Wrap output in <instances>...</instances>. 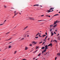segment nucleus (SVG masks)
<instances>
[{
	"instance_id": "nucleus-45",
	"label": "nucleus",
	"mask_w": 60,
	"mask_h": 60,
	"mask_svg": "<svg viewBox=\"0 0 60 60\" xmlns=\"http://www.w3.org/2000/svg\"><path fill=\"white\" fill-rule=\"evenodd\" d=\"M12 42H9V43H12Z\"/></svg>"
},
{
	"instance_id": "nucleus-47",
	"label": "nucleus",
	"mask_w": 60,
	"mask_h": 60,
	"mask_svg": "<svg viewBox=\"0 0 60 60\" xmlns=\"http://www.w3.org/2000/svg\"><path fill=\"white\" fill-rule=\"evenodd\" d=\"M44 43H45V42H44L43 44H42V45H43L44 44Z\"/></svg>"
},
{
	"instance_id": "nucleus-21",
	"label": "nucleus",
	"mask_w": 60,
	"mask_h": 60,
	"mask_svg": "<svg viewBox=\"0 0 60 60\" xmlns=\"http://www.w3.org/2000/svg\"><path fill=\"white\" fill-rule=\"evenodd\" d=\"M41 55V53H40L38 55V56H40Z\"/></svg>"
},
{
	"instance_id": "nucleus-33",
	"label": "nucleus",
	"mask_w": 60,
	"mask_h": 60,
	"mask_svg": "<svg viewBox=\"0 0 60 60\" xmlns=\"http://www.w3.org/2000/svg\"><path fill=\"white\" fill-rule=\"evenodd\" d=\"M5 21H6V20H5V21H4V22H5Z\"/></svg>"
},
{
	"instance_id": "nucleus-34",
	"label": "nucleus",
	"mask_w": 60,
	"mask_h": 60,
	"mask_svg": "<svg viewBox=\"0 0 60 60\" xmlns=\"http://www.w3.org/2000/svg\"><path fill=\"white\" fill-rule=\"evenodd\" d=\"M9 33H10V32H8L6 34H9Z\"/></svg>"
},
{
	"instance_id": "nucleus-42",
	"label": "nucleus",
	"mask_w": 60,
	"mask_h": 60,
	"mask_svg": "<svg viewBox=\"0 0 60 60\" xmlns=\"http://www.w3.org/2000/svg\"><path fill=\"white\" fill-rule=\"evenodd\" d=\"M41 17H43V16H44V15H41Z\"/></svg>"
},
{
	"instance_id": "nucleus-59",
	"label": "nucleus",
	"mask_w": 60,
	"mask_h": 60,
	"mask_svg": "<svg viewBox=\"0 0 60 60\" xmlns=\"http://www.w3.org/2000/svg\"><path fill=\"white\" fill-rule=\"evenodd\" d=\"M55 31H56V32H57V30H55Z\"/></svg>"
},
{
	"instance_id": "nucleus-52",
	"label": "nucleus",
	"mask_w": 60,
	"mask_h": 60,
	"mask_svg": "<svg viewBox=\"0 0 60 60\" xmlns=\"http://www.w3.org/2000/svg\"><path fill=\"white\" fill-rule=\"evenodd\" d=\"M44 52L43 51H42V53H43Z\"/></svg>"
},
{
	"instance_id": "nucleus-63",
	"label": "nucleus",
	"mask_w": 60,
	"mask_h": 60,
	"mask_svg": "<svg viewBox=\"0 0 60 60\" xmlns=\"http://www.w3.org/2000/svg\"><path fill=\"white\" fill-rule=\"evenodd\" d=\"M16 14H15L14 16H15V15H16Z\"/></svg>"
},
{
	"instance_id": "nucleus-14",
	"label": "nucleus",
	"mask_w": 60,
	"mask_h": 60,
	"mask_svg": "<svg viewBox=\"0 0 60 60\" xmlns=\"http://www.w3.org/2000/svg\"><path fill=\"white\" fill-rule=\"evenodd\" d=\"M59 14H56L54 15V16H57V15H59Z\"/></svg>"
},
{
	"instance_id": "nucleus-15",
	"label": "nucleus",
	"mask_w": 60,
	"mask_h": 60,
	"mask_svg": "<svg viewBox=\"0 0 60 60\" xmlns=\"http://www.w3.org/2000/svg\"><path fill=\"white\" fill-rule=\"evenodd\" d=\"M24 39V38H23L21 39V41H22V40H23Z\"/></svg>"
},
{
	"instance_id": "nucleus-57",
	"label": "nucleus",
	"mask_w": 60,
	"mask_h": 60,
	"mask_svg": "<svg viewBox=\"0 0 60 60\" xmlns=\"http://www.w3.org/2000/svg\"><path fill=\"white\" fill-rule=\"evenodd\" d=\"M42 21H46L45 20H43Z\"/></svg>"
},
{
	"instance_id": "nucleus-26",
	"label": "nucleus",
	"mask_w": 60,
	"mask_h": 60,
	"mask_svg": "<svg viewBox=\"0 0 60 60\" xmlns=\"http://www.w3.org/2000/svg\"><path fill=\"white\" fill-rule=\"evenodd\" d=\"M45 16H46V17H49V15H46Z\"/></svg>"
},
{
	"instance_id": "nucleus-48",
	"label": "nucleus",
	"mask_w": 60,
	"mask_h": 60,
	"mask_svg": "<svg viewBox=\"0 0 60 60\" xmlns=\"http://www.w3.org/2000/svg\"><path fill=\"white\" fill-rule=\"evenodd\" d=\"M16 11H15V12H14V13L15 14H16Z\"/></svg>"
},
{
	"instance_id": "nucleus-37",
	"label": "nucleus",
	"mask_w": 60,
	"mask_h": 60,
	"mask_svg": "<svg viewBox=\"0 0 60 60\" xmlns=\"http://www.w3.org/2000/svg\"><path fill=\"white\" fill-rule=\"evenodd\" d=\"M45 34H46V35H47V32H46L45 33Z\"/></svg>"
},
{
	"instance_id": "nucleus-27",
	"label": "nucleus",
	"mask_w": 60,
	"mask_h": 60,
	"mask_svg": "<svg viewBox=\"0 0 60 60\" xmlns=\"http://www.w3.org/2000/svg\"><path fill=\"white\" fill-rule=\"evenodd\" d=\"M47 37H48V35H47V36L45 37V39H46V38H47Z\"/></svg>"
},
{
	"instance_id": "nucleus-9",
	"label": "nucleus",
	"mask_w": 60,
	"mask_h": 60,
	"mask_svg": "<svg viewBox=\"0 0 60 60\" xmlns=\"http://www.w3.org/2000/svg\"><path fill=\"white\" fill-rule=\"evenodd\" d=\"M41 49H45V47H44V46H43L41 48Z\"/></svg>"
},
{
	"instance_id": "nucleus-8",
	"label": "nucleus",
	"mask_w": 60,
	"mask_h": 60,
	"mask_svg": "<svg viewBox=\"0 0 60 60\" xmlns=\"http://www.w3.org/2000/svg\"><path fill=\"white\" fill-rule=\"evenodd\" d=\"M57 55L58 56H60V53H58L57 54Z\"/></svg>"
},
{
	"instance_id": "nucleus-20",
	"label": "nucleus",
	"mask_w": 60,
	"mask_h": 60,
	"mask_svg": "<svg viewBox=\"0 0 60 60\" xmlns=\"http://www.w3.org/2000/svg\"><path fill=\"white\" fill-rule=\"evenodd\" d=\"M4 7H5V8H7V7H6V6H5V5H4Z\"/></svg>"
},
{
	"instance_id": "nucleus-5",
	"label": "nucleus",
	"mask_w": 60,
	"mask_h": 60,
	"mask_svg": "<svg viewBox=\"0 0 60 60\" xmlns=\"http://www.w3.org/2000/svg\"><path fill=\"white\" fill-rule=\"evenodd\" d=\"M52 46V43H50V44H49L48 45V46Z\"/></svg>"
},
{
	"instance_id": "nucleus-40",
	"label": "nucleus",
	"mask_w": 60,
	"mask_h": 60,
	"mask_svg": "<svg viewBox=\"0 0 60 60\" xmlns=\"http://www.w3.org/2000/svg\"><path fill=\"white\" fill-rule=\"evenodd\" d=\"M56 58H57V57H56L55 58V60H56Z\"/></svg>"
},
{
	"instance_id": "nucleus-49",
	"label": "nucleus",
	"mask_w": 60,
	"mask_h": 60,
	"mask_svg": "<svg viewBox=\"0 0 60 60\" xmlns=\"http://www.w3.org/2000/svg\"><path fill=\"white\" fill-rule=\"evenodd\" d=\"M44 36H46V35H44Z\"/></svg>"
},
{
	"instance_id": "nucleus-38",
	"label": "nucleus",
	"mask_w": 60,
	"mask_h": 60,
	"mask_svg": "<svg viewBox=\"0 0 60 60\" xmlns=\"http://www.w3.org/2000/svg\"><path fill=\"white\" fill-rule=\"evenodd\" d=\"M44 41H45V42H46V39H45L44 40Z\"/></svg>"
},
{
	"instance_id": "nucleus-60",
	"label": "nucleus",
	"mask_w": 60,
	"mask_h": 60,
	"mask_svg": "<svg viewBox=\"0 0 60 60\" xmlns=\"http://www.w3.org/2000/svg\"><path fill=\"white\" fill-rule=\"evenodd\" d=\"M58 35H59V34H58Z\"/></svg>"
},
{
	"instance_id": "nucleus-54",
	"label": "nucleus",
	"mask_w": 60,
	"mask_h": 60,
	"mask_svg": "<svg viewBox=\"0 0 60 60\" xmlns=\"http://www.w3.org/2000/svg\"><path fill=\"white\" fill-rule=\"evenodd\" d=\"M54 16H54V15L52 17V18H54Z\"/></svg>"
},
{
	"instance_id": "nucleus-53",
	"label": "nucleus",
	"mask_w": 60,
	"mask_h": 60,
	"mask_svg": "<svg viewBox=\"0 0 60 60\" xmlns=\"http://www.w3.org/2000/svg\"><path fill=\"white\" fill-rule=\"evenodd\" d=\"M19 13V14H20V15H21V13Z\"/></svg>"
},
{
	"instance_id": "nucleus-41",
	"label": "nucleus",
	"mask_w": 60,
	"mask_h": 60,
	"mask_svg": "<svg viewBox=\"0 0 60 60\" xmlns=\"http://www.w3.org/2000/svg\"><path fill=\"white\" fill-rule=\"evenodd\" d=\"M4 24V23H3V24H1L0 25V26H1V25H3Z\"/></svg>"
},
{
	"instance_id": "nucleus-50",
	"label": "nucleus",
	"mask_w": 60,
	"mask_h": 60,
	"mask_svg": "<svg viewBox=\"0 0 60 60\" xmlns=\"http://www.w3.org/2000/svg\"><path fill=\"white\" fill-rule=\"evenodd\" d=\"M35 58H34L33 59H34V60H35Z\"/></svg>"
},
{
	"instance_id": "nucleus-22",
	"label": "nucleus",
	"mask_w": 60,
	"mask_h": 60,
	"mask_svg": "<svg viewBox=\"0 0 60 60\" xmlns=\"http://www.w3.org/2000/svg\"><path fill=\"white\" fill-rule=\"evenodd\" d=\"M52 30V29H51L50 30V31L51 32Z\"/></svg>"
},
{
	"instance_id": "nucleus-30",
	"label": "nucleus",
	"mask_w": 60,
	"mask_h": 60,
	"mask_svg": "<svg viewBox=\"0 0 60 60\" xmlns=\"http://www.w3.org/2000/svg\"><path fill=\"white\" fill-rule=\"evenodd\" d=\"M42 41H41V42H39V44H41V43H42Z\"/></svg>"
},
{
	"instance_id": "nucleus-64",
	"label": "nucleus",
	"mask_w": 60,
	"mask_h": 60,
	"mask_svg": "<svg viewBox=\"0 0 60 60\" xmlns=\"http://www.w3.org/2000/svg\"><path fill=\"white\" fill-rule=\"evenodd\" d=\"M59 13H60V11L59 12Z\"/></svg>"
},
{
	"instance_id": "nucleus-10",
	"label": "nucleus",
	"mask_w": 60,
	"mask_h": 60,
	"mask_svg": "<svg viewBox=\"0 0 60 60\" xmlns=\"http://www.w3.org/2000/svg\"><path fill=\"white\" fill-rule=\"evenodd\" d=\"M32 43H34V44H36V43L34 41H33V42H32Z\"/></svg>"
},
{
	"instance_id": "nucleus-62",
	"label": "nucleus",
	"mask_w": 60,
	"mask_h": 60,
	"mask_svg": "<svg viewBox=\"0 0 60 60\" xmlns=\"http://www.w3.org/2000/svg\"><path fill=\"white\" fill-rule=\"evenodd\" d=\"M52 32H51V34H52Z\"/></svg>"
},
{
	"instance_id": "nucleus-3",
	"label": "nucleus",
	"mask_w": 60,
	"mask_h": 60,
	"mask_svg": "<svg viewBox=\"0 0 60 60\" xmlns=\"http://www.w3.org/2000/svg\"><path fill=\"white\" fill-rule=\"evenodd\" d=\"M45 49H47L48 48H47V47H48V45H46L45 47Z\"/></svg>"
},
{
	"instance_id": "nucleus-7",
	"label": "nucleus",
	"mask_w": 60,
	"mask_h": 60,
	"mask_svg": "<svg viewBox=\"0 0 60 60\" xmlns=\"http://www.w3.org/2000/svg\"><path fill=\"white\" fill-rule=\"evenodd\" d=\"M57 39L58 40H59L60 41V37L59 36L58 37Z\"/></svg>"
},
{
	"instance_id": "nucleus-1",
	"label": "nucleus",
	"mask_w": 60,
	"mask_h": 60,
	"mask_svg": "<svg viewBox=\"0 0 60 60\" xmlns=\"http://www.w3.org/2000/svg\"><path fill=\"white\" fill-rule=\"evenodd\" d=\"M54 9V8H51L49 9V10H47V11L48 12V13H49V12H51V11H53V10H52V11L50 10H52V9Z\"/></svg>"
},
{
	"instance_id": "nucleus-2",
	"label": "nucleus",
	"mask_w": 60,
	"mask_h": 60,
	"mask_svg": "<svg viewBox=\"0 0 60 60\" xmlns=\"http://www.w3.org/2000/svg\"><path fill=\"white\" fill-rule=\"evenodd\" d=\"M29 19H31V20H34V18H31V17L29 18Z\"/></svg>"
},
{
	"instance_id": "nucleus-19",
	"label": "nucleus",
	"mask_w": 60,
	"mask_h": 60,
	"mask_svg": "<svg viewBox=\"0 0 60 60\" xmlns=\"http://www.w3.org/2000/svg\"><path fill=\"white\" fill-rule=\"evenodd\" d=\"M50 27H52L53 26V25H51L50 26Z\"/></svg>"
},
{
	"instance_id": "nucleus-4",
	"label": "nucleus",
	"mask_w": 60,
	"mask_h": 60,
	"mask_svg": "<svg viewBox=\"0 0 60 60\" xmlns=\"http://www.w3.org/2000/svg\"><path fill=\"white\" fill-rule=\"evenodd\" d=\"M39 4H35L34 5H33V6H39Z\"/></svg>"
},
{
	"instance_id": "nucleus-6",
	"label": "nucleus",
	"mask_w": 60,
	"mask_h": 60,
	"mask_svg": "<svg viewBox=\"0 0 60 60\" xmlns=\"http://www.w3.org/2000/svg\"><path fill=\"white\" fill-rule=\"evenodd\" d=\"M57 21L56 20L55 22L54 23V24H56V23H57Z\"/></svg>"
},
{
	"instance_id": "nucleus-55",
	"label": "nucleus",
	"mask_w": 60,
	"mask_h": 60,
	"mask_svg": "<svg viewBox=\"0 0 60 60\" xmlns=\"http://www.w3.org/2000/svg\"><path fill=\"white\" fill-rule=\"evenodd\" d=\"M27 37H29V35H27Z\"/></svg>"
},
{
	"instance_id": "nucleus-28",
	"label": "nucleus",
	"mask_w": 60,
	"mask_h": 60,
	"mask_svg": "<svg viewBox=\"0 0 60 60\" xmlns=\"http://www.w3.org/2000/svg\"><path fill=\"white\" fill-rule=\"evenodd\" d=\"M38 37H35V38H36V39H37V38H38Z\"/></svg>"
},
{
	"instance_id": "nucleus-18",
	"label": "nucleus",
	"mask_w": 60,
	"mask_h": 60,
	"mask_svg": "<svg viewBox=\"0 0 60 60\" xmlns=\"http://www.w3.org/2000/svg\"><path fill=\"white\" fill-rule=\"evenodd\" d=\"M16 52H17V51H15V52H14V54H15L16 53Z\"/></svg>"
},
{
	"instance_id": "nucleus-13",
	"label": "nucleus",
	"mask_w": 60,
	"mask_h": 60,
	"mask_svg": "<svg viewBox=\"0 0 60 60\" xmlns=\"http://www.w3.org/2000/svg\"><path fill=\"white\" fill-rule=\"evenodd\" d=\"M57 24H56L55 25H54L53 27H55L56 26H57Z\"/></svg>"
},
{
	"instance_id": "nucleus-43",
	"label": "nucleus",
	"mask_w": 60,
	"mask_h": 60,
	"mask_svg": "<svg viewBox=\"0 0 60 60\" xmlns=\"http://www.w3.org/2000/svg\"><path fill=\"white\" fill-rule=\"evenodd\" d=\"M26 35H25V36H24V37H26Z\"/></svg>"
},
{
	"instance_id": "nucleus-46",
	"label": "nucleus",
	"mask_w": 60,
	"mask_h": 60,
	"mask_svg": "<svg viewBox=\"0 0 60 60\" xmlns=\"http://www.w3.org/2000/svg\"><path fill=\"white\" fill-rule=\"evenodd\" d=\"M54 34H56V32H54Z\"/></svg>"
},
{
	"instance_id": "nucleus-31",
	"label": "nucleus",
	"mask_w": 60,
	"mask_h": 60,
	"mask_svg": "<svg viewBox=\"0 0 60 60\" xmlns=\"http://www.w3.org/2000/svg\"><path fill=\"white\" fill-rule=\"evenodd\" d=\"M39 37H41V36L40 35H39Z\"/></svg>"
},
{
	"instance_id": "nucleus-61",
	"label": "nucleus",
	"mask_w": 60,
	"mask_h": 60,
	"mask_svg": "<svg viewBox=\"0 0 60 60\" xmlns=\"http://www.w3.org/2000/svg\"><path fill=\"white\" fill-rule=\"evenodd\" d=\"M48 17H50V16H48Z\"/></svg>"
},
{
	"instance_id": "nucleus-39",
	"label": "nucleus",
	"mask_w": 60,
	"mask_h": 60,
	"mask_svg": "<svg viewBox=\"0 0 60 60\" xmlns=\"http://www.w3.org/2000/svg\"><path fill=\"white\" fill-rule=\"evenodd\" d=\"M54 41L55 42H57V41H56V40H55Z\"/></svg>"
},
{
	"instance_id": "nucleus-17",
	"label": "nucleus",
	"mask_w": 60,
	"mask_h": 60,
	"mask_svg": "<svg viewBox=\"0 0 60 60\" xmlns=\"http://www.w3.org/2000/svg\"><path fill=\"white\" fill-rule=\"evenodd\" d=\"M46 51V49H45V50H44L43 51L44 52H45Z\"/></svg>"
},
{
	"instance_id": "nucleus-56",
	"label": "nucleus",
	"mask_w": 60,
	"mask_h": 60,
	"mask_svg": "<svg viewBox=\"0 0 60 60\" xmlns=\"http://www.w3.org/2000/svg\"><path fill=\"white\" fill-rule=\"evenodd\" d=\"M52 41H53V40H51V42H52Z\"/></svg>"
},
{
	"instance_id": "nucleus-24",
	"label": "nucleus",
	"mask_w": 60,
	"mask_h": 60,
	"mask_svg": "<svg viewBox=\"0 0 60 60\" xmlns=\"http://www.w3.org/2000/svg\"><path fill=\"white\" fill-rule=\"evenodd\" d=\"M53 34H54V33H52L51 35L52 36H53Z\"/></svg>"
},
{
	"instance_id": "nucleus-29",
	"label": "nucleus",
	"mask_w": 60,
	"mask_h": 60,
	"mask_svg": "<svg viewBox=\"0 0 60 60\" xmlns=\"http://www.w3.org/2000/svg\"><path fill=\"white\" fill-rule=\"evenodd\" d=\"M27 27H28V26H27L26 27V28H24V30L25 29H26V28H27Z\"/></svg>"
},
{
	"instance_id": "nucleus-11",
	"label": "nucleus",
	"mask_w": 60,
	"mask_h": 60,
	"mask_svg": "<svg viewBox=\"0 0 60 60\" xmlns=\"http://www.w3.org/2000/svg\"><path fill=\"white\" fill-rule=\"evenodd\" d=\"M28 49V48L27 47H26L25 48V50H27Z\"/></svg>"
},
{
	"instance_id": "nucleus-12",
	"label": "nucleus",
	"mask_w": 60,
	"mask_h": 60,
	"mask_svg": "<svg viewBox=\"0 0 60 60\" xmlns=\"http://www.w3.org/2000/svg\"><path fill=\"white\" fill-rule=\"evenodd\" d=\"M12 38H10L8 40H6V41H9V40H11V39Z\"/></svg>"
},
{
	"instance_id": "nucleus-16",
	"label": "nucleus",
	"mask_w": 60,
	"mask_h": 60,
	"mask_svg": "<svg viewBox=\"0 0 60 60\" xmlns=\"http://www.w3.org/2000/svg\"><path fill=\"white\" fill-rule=\"evenodd\" d=\"M39 32H38V34L36 35V36H37V35H39Z\"/></svg>"
},
{
	"instance_id": "nucleus-51",
	"label": "nucleus",
	"mask_w": 60,
	"mask_h": 60,
	"mask_svg": "<svg viewBox=\"0 0 60 60\" xmlns=\"http://www.w3.org/2000/svg\"><path fill=\"white\" fill-rule=\"evenodd\" d=\"M42 36L43 37H44V35H42Z\"/></svg>"
},
{
	"instance_id": "nucleus-25",
	"label": "nucleus",
	"mask_w": 60,
	"mask_h": 60,
	"mask_svg": "<svg viewBox=\"0 0 60 60\" xmlns=\"http://www.w3.org/2000/svg\"><path fill=\"white\" fill-rule=\"evenodd\" d=\"M8 48H11V46H9Z\"/></svg>"
},
{
	"instance_id": "nucleus-35",
	"label": "nucleus",
	"mask_w": 60,
	"mask_h": 60,
	"mask_svg": "<svg viewBox=\"0 0 60 60\" xmlns=\"http://www.w3.org/2000/svg\"><path fill=\"white\" fill-rule=\"evenodd\" d=\"M37 50H36V51H35L34 53H35V52H37Z\"/></svg>"
},
{
	"instance_id": "nucleus-44",
	"label": "nucleus",
	"mask_w": 60,
	"mask_h": 60,
	"mask_svg": "<svg viewBox=\"0 0 60 60\" xmlns=\"http://www.w3.org/2000/svg\"><path fill=\"white\" fill-rule=\"evenodd\" d=\"M11 9H14V8H11Z\"/></svg>"
},
{
	"instance_id": "nucleus-36",
	"label": "nucleus",
	"mask_w": 60,
	"mask_h": 60,
	"mask_svg": "<svg viewBox=\"0 0 60 60\" xmlns=\"http://www.w3.org/2000/svg\"><path fill=\"white\" fill-rule=\"evenodd\" d=\"M38 48H39V47H38L37 46V47H36V48L37 49H38Z\"/></svg>"
},
{
	"instance_id": "nucleus-23",
	"label": "nucleus",
	"mask_w": 60,
	"mask_h": 60,
	"mask_svg": "<svg viewBox=\"0 0 60 60\" xmlns=\"http://www.w3.org/2000/svg\"><path fill=\"white\" fill-rule=\"evenodd\" d=\"M30 46H32V44H30Z\"/></svg>"
},
{
	"instance_id": "nucleus-58",
	"label": "nucleus",
	"mask_w": 60,
	"mask_h": 60,
	"mask_svg": "<svg viewBox=\"0 0 60 60\" xmlns=\"http://www.w3.org/2000/svg\"><path fill=\"white\" fill-rule=\"evenodd\" d=\"M49 40V38L48 39V40Z\"/></svg>"
},
{
	"instance_id": "nucleus-32",
	"label": "nucleus",
	"mask_w": 60,
	"mask_h": 60,
	"mask_svg": "<svg viewBox=\"0 0 60 60\" xmlns=\"http://www.w3.org/2000/svg\"><path fill=\"white\" fill-rule=\"evenodd\" d=\"M42 21V20H38V21Z\"/></svg>"
}]
</instances>
